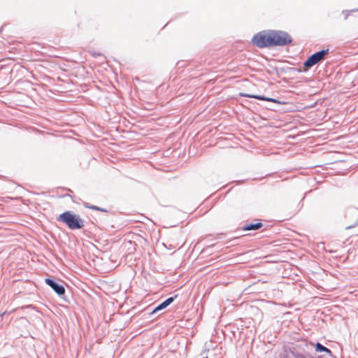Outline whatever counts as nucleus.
<instances>
[{
  "label": "nucleus",
  "instance_id": "4468645a",
  "mask_svg": "<svg viewBox=\"0 0 358 358\" xmlns=\"http://www.w3.org/2000/svg\"><path fill=\"white\" fill-rule=\"evenodd\" d=\"M357 234H358V231H357Z\"/></svg>",
  "mask_w": 358,
  "mask_h": 358
},
{
  "label": "nucleus",
  "instance_id": "f03ea898",
  "mask_svg": "<svg viewBox=\"0 0 358 358\" xmlns=\"http://www.w3.org/2000/svg\"><path fill=\"white\" fill-rule=\"evenodd\" d=\"M270 34L272 47L282 46L292 41L291 36L285 31L270 30Z\"/></svg>",
  "mask_w": 358,
  "mask_h": 358
},
{
  "label": "nucleus",
  "instance_id": "1a4fd4ad",
  "mask_svg": "<svg viewBox=\"0 0 358 358\" xmlns=\"http://www.w3.org/2000/svg\"><path fill=\"white\" fill-rule=\"evenodd\" d=\"M315 350L317 352H327L328 354H331V351L329 349H328L327 348L323 346L320 343H316V345H315Z\"/></svg>",
  "mask_w": 358,
  "mask_h": 358
},
{
  "label": "nucleus",
  "instance_id": "ddd939ff",
  "mask_svg": "<svg viewBox=\"0 0 358 358\" xmlns=\"http://www.w3.org/2000/svg\"><path fill=\"white\" fill-rule=\"evenodd\" d=\"M203 358H208V357H203Z\"/></svg>",
  "mask_w": 358,
  "mask_h": 358
},
{
  "label": "nucleus",
  "instance_id": "7ed1b4c3",
  "mask_svg": "<svg viewBox=\"0 0 358 358\" xmlns=\"http://www.w3.org/2000/svg\"><path fill=\"white\" fill-rule=\"evenodd\" d=\"M252 42L260 48L272 47L270 30L258 32L253 36Z\"/></svg>",
  "mask_w": 358,
  "mask_h": 358
},
{
  "label": "nucleus",
  "instance_id": "39448f33",
  "mask_svg": "<svg viewBox=\"0 0 358 358\" xmlns=\"http://www.w3.org/2000/svg\"><path fill=\"white\" fill-rule=\"evenodd\" d=\"M239 95L241 96H243V97L254 98L256 99L267 101L269 102H273V103L282 104V105H284L286 103L285 101H281L275 99L265 97L264 96H260V95H257V94H247V93L241 92V93H239Z\"/></svg>",
  "mask_w": 358,
  "mask_h": 358
},
{
  "label": "nucleus",
  "instance_id": "f8f14e48",
  "mask_svg": "<svg viewBox=\"0 0 358 358\" xmlns=\"http://www.w3.org/2000/svg\"><path fill=\"white\" fill-rule=\"evenodd\" d=\"M354 227H358V224H355L354 225Z\"/></svg>",
  "mask_w": 358,
  "mask_h": 358
},
{
  "label": "nucleus",
  "instance_id": "0eeeda50",
  "mask_svg": "<svg viewBox=\"0 0 358 358\" xmlns=\"http://www.w3.org/2000/svg\"><path fill=\"white\" fill-rule=\"evenodd\" d=\"M263 224L261 222H256L255 224H245L242 226L241 229L243 231H250V230H257L262 227Z\"/></svg>",
  "mask_w": 358,
  "mask_h": 358
},
{
  "label": "nucleus",
  "instance_id": "9d476101",
  "mask_svg": "<svg viewBox=\"0 0 358 358\" xmlns=\"http://www.w3.org/2000/svg\"><path fill=\"white\" fill-rule=\"evenodd\" d=\"M85 206L87 208H90V209H92V210H101V211H103V209L96 206H89L87 204H85Z\"/></svg>",
  "mask_w": 358,
  "mask_h": 358
},
{
  "label": "nucleus",
  "instance_id": "9b49d317",
  "mask_svg": "<svg viewBox=\"0 0 358 358\" xmlns=\"http://www.w3.org/2000/svg\"><path fill=\"white\" fill-rule=\"evenodd\" d=\"M352 227H355L354 226H350V227H348L347 229H350Z\"/></svg>",
  "mask_w": 358,
  "mask_h": 358
},
{
  "label": "nucleus",
  "instance_id": "20e7f679",
  "mask_svg": "<svg viewBox=\"0 0 358 358\" xmlns=\"http://www.w3.org/2000/svg\"><path fill=\"white\" fill-rule=\"evenodd\" d=\"M329 53L328 50H323L314 53L310 56L304 63V66L306 68H310L315 65L320 61H322L325 56Z\"/></svg>",
  "mask_w": 358,
  "mask_h": 358
},
{
  "label": "nucleus",
  "instance_id": "6e6552de",
  "mask_svg": "<svg viewBox=\"0 0 358 358\" xmlns=\"http://www.w3.org/2000/svg\"><path fill=\"white\" fill-rule=\"evenodd\" d=\"M174 300L173 297H169L167 299H166L164 302H162L161 304H159L158 306H157L152 313H156L159 310H161L166 307H167L169 305H170Z\"/></svg>",
  "mask_w": 358,
  "mask_h": 358
},
{
  "label": "nucleus",
  "instance_id": "423d86ee",
  "mask_svg": "<svg viewBox=\"0 0 358 358\" xmlns=\"http://www.w3.org/2000/svg\"><path fill=\"white\" fill-rule=\"evenodd\" d=\"M45 282L57 294L62 295L65 293V288L59 285L51 279L46 278Z\"/></svg>",
  "mask_w": 358,
  "mask_h": 358
},
{
  "label": "nucleus",
  "instance_id": "f257e3e1",
  "mask_svg": "<svg viewBox=\"0 0 358 358\" xmlns=\"http://www.w3.org/2000/svg\"><path fill=\"white\" fill-rule=\"evenodd\" d=\"M57 220L64 223L71 230L80 229L84 227V220L78 215L70 210L59 215Z\"/></svg>",
  "mask_w": 358,
  "mask_h": 358
}]
</instances>
